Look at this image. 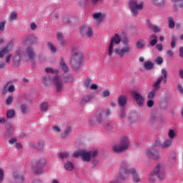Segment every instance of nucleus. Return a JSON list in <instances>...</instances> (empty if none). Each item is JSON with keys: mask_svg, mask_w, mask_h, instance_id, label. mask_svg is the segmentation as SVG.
I'll return each instance as SVG.
<instances>
[{"mask_svg": "<svg viewBox=\"0 0 183 183\" xmlns=\"http://www.w3.org/2000/svg\"><path fill=\"white\" fill-rule=\"evenodd\" d=\"M59 157L62 159H66L67 157H69V152H62V153H60L59 154Z\"/></svg>", "mask_w": 183, "mask_h": 183, "instance_id": "nucleus-41", "label": "nucleus"}, {"mask_svg": "<svg viewBox=\"0 0 183 183\" xmlns=\"http://www.w3.org/2000/svg\"><path fill=\"white\" fill-rule=\"evenodd\" d=\"M52 82L56 86V91L57 93L62 92L64 84L62 79L59 76H54L52 79Z\"/></svg>", "mask_w": 183, "mask_h": 183, "instance_id": "nucleus-9", "label": "nucleus"}, {"mask_svg": "<svg viewBox=\"0 0 183 183\" xmlns=\"http://www.w3.org/2000/svg\"><path fill=\"white\" fill-rule=\"evenodd\" d=\"M146 46V41L144 39H139L135 44V47L137 49H143Z\"/></svg>", "mask_w": 183, "mask_h": 183, "instance_id": "nucleus-21", "label": "nucleus"}, {"mask_svg": "<svg viewBox=\"0 0 183 183\" xmlns=\"http://www.w3.org/2000/svg\"><path fill=\"white\" fill-rule=\"evenodd\" d=\"M71 132V127H67L66 128V129L64 130V132L61 134V137L62 139H66L67 137V136L70 134Z\"/></svg>", "mask_w": 183, "mask_h": 183, "instance_id": "nucleus-25", "label": "nucleus"}, {"mask_svg": "<svg viewBox=\"0 0 183 183\" xmlns=\"http://www.w3.org/2000/svg\"><path fill=\"white\" fill-rule=\"evenodd\" d=\"M81 157L82 161L84 162H90V160H91V153L86 152L85 150H83Z\"/></svg>", "mask_w": 183, "mask_h": 183, "instance_id": "nucleus-16", "label": "nucleus"}, {"mask_svg": "<svg viewBox=\"0 0 183 183\" xmlns=\"http://www.w3.org/2000/svg\"><path fill=\"white\" fill-rule=\"evenodd\" d=\"M172 139H167V140H165L161 145V147L162 149H166V148H168L170 146H172Z\"/></svg>", "mask_w": 183, "mask_h": 183, "instance_id": "nucleus-23", "label": "nucleus"}, {"mask_svg": "<svg viewBox=\"0 0 183 183\" xmlns=\"http://www.w3.org/2000/svg\"><path fill=\"white\" fill-rule=\"evenodd\" d=\"M96 118L99 124L102 122L103 115L102 114H98Z\"/></svg>", "mask_w": 183, "mask_h": 183, "instance_id": "nucleus-53", "label": "nucleus"}, {"mask_svg": "<svg viewBox=\"0 0 183 183\" xmlns=\"http://www.w3.org/2000/svg\"><path fill=\"white\" fill-rule=\"evenodd\" d=\"M46 164L45 159H41L35 162L34 166V172L35 174H40L43 172V167Z\"/></svg>", "mask_w": 183, "mask_h": 183, "instance_id": "nucleus-8", "label": "nucleus"}, {"mask_svg": "<svg viewBox=\"0 0 183 183\" xmlns=\"http://www.w3.org/2000/svg\"><path fill=\"white\" fill-rule=\"evenodd\" d=\"M158 42L157 39H152L150 42H149V45L151 46H154Z\"/></svg>", "mask_w": 183, "mask_h": 183, "instance_id": "nucleus-58", "label": "nucleus"}, {"mask_svg": "<svg viewBox=\"0 0 183 183\" xmlns=\"http://www.w3.org/2000/svg\"><path fill=\"white\" fill-rule=\"evenodd\" d=\"M178 39L174 36H171V48L174 49L176 47V44L177 43Z\"/></svg>", "mask_w": 183, "mask_h": 183, "instance_id": "nucleus-30", "label": "nucleus"}, {"mask_svg": "<svg viewBox=\"0 0 183 183\" xmlns=\"http://www.w3.org/2000/svg\"><path fill=\"white\" fill-rule=\"evenodd\" d=\"M42 82L46 84V85H49L51 83V76L49 75H46L45 76L43 77V80Z\"/></svg>", "mask_w": 183, "mask_h": 183, "instance_id": "nucleus-28", "label": "nucleus"}, {"mask_svg": "<svg viewBox=\"0 0 183 183\" xmlns=\"http://www.w3.org/2000/svg\"><path fill=\"white\" fill-rule=\"evenodd\" d=\"M122 41V39L118 34H114L113 37H112L109 43V46L108 48V55L112 56L114 53V44H119Z\"/></svg>", "mask_w": 183, "mask_h": 183, "instance_id": "nucleus-7", "label": "nucleus"}, {"mask_svg": "<svg viewBox=\"0 0 183 183\" xmlns=\"http://www.w3.org/2000/svg\"><path fill=\"white\" fill-rule=\"evenodd\" d=\"M92 16L96 20H103L105 17L104 14L102 13H93Z\"/></svg>", "mask_w": 183, "mask_h": 183, "instance_id": "nucleus-24", "label": "nucleus"}, {"mask_svg": "<svg viewBox=\"0 0 183 183\" xmlns=\"http://www.w3.org/2000/svg\"><path fill=\"white\" fill-rule=\"evenodd\" d=\"M26 54L29 57V59L31 61L34 62V59L35 56V53L34 52L33 49L30 47H28L26 49Z\"/></svg>", "mask_w": 183, "mask_h": 183, "instance_id": "nucleus-19", "label": "nucleus"}, {"mask_svg": "<svg viewBox=\"0 0 183 183\" xmlns=\"http://www.w3.org/2000/svg\"><path fill=\"white\" fill-rule=\"evenodd\" d=\"M17 16L18 14L16 11H12L9 16V21H15L17 19Z\"/></svg>", "mask_w": 183, "mask_h": 183, "instance_id": "nucleus-37", "label": "nucleus"}, {"mask_svg": "<svg viewBox=\"0 0 183 183\" xmlns=\"http://www.w3.org/2000/svg\"><path fill=\"white\" fill-rule=\"evenodd\" d=\"M21 61V57L19 51H16V55L14 58V62L15 65H19Z\"/></svg>", "mask_w": 183, "mask_h": 183, "instance_id": "nucleus-33", "label": "nucleus"}, {"mask_svg": "<svg viewBox=\"0 0 183 183\" xmlns=\"http://www.w3.org/2000/svg\"><path fill=\"white\" fill-rule=\"evenodd\" d=\"M38 42V39L36 37L34 36H28L26 39L24 41V43L25 44H36Z\"/></svg>", "mask_w": 183, "mask_h": 183, "instance_id": "nucleus-14", "label": "nucleus"}, {"mask_svg": "<svg viewBox=\"0 0 183 183\" xmlns=\"http://www.w3.org/2000/svg\"><path fill=\"white\" fill-rule=\"evenodd\" d=\"M148 27L152 30L154 32L157 33L160 31V29L159 27L155 26L154 25L152 24H148Z\"/></svg>", "mask_w": 183, "mask_h": 183, "instance_id": "nucleus-36", "label": "nucleus"}, {"mask_svg": "<svg viewBox=\"0 0 183 183\" xmlns=\"http://www.w3.org/2000/svg\"><path fill=\"white\" fill-rule=\"evenodd\" d=\"M13 99L14 97L12 96H9L6 99V105H10L13 102Z\"/></svg>", "mask_w": 183, "mask_h": 183, "instance_id": "nucleus-50", "label": "nucleus"}, {"mask_svg": "<svg viewBox=\"0 0 183 183\" xmlns=\"http://www.w3.org/2000/svg\"><path fill=\"white\" fill-rule=\"evenodd\" d=\"M45 71L46 73H51L55 74H57L59 73V70H54L52 68H46Z\"/></svg>", "mask_w": 183, "mask_h": 183, "instance_id": "nucleus-42", "label": "nucleus"}, {"mask_svg": "<svg viewBox=\"0 0 183 183\" xmlns=\"http://www.w3.org/2000/svg\"><path fill=\"white\" fill-rule=\"evenodd\" d=\"M80 33L82 36L86 35L89 38H91L94 34L93 29L89 26H82L80 29Z\"/></svg>", "mask_w": 183, "mask_h": 183, "instance_id": "nucleus-12", "label": "nucleus"}, {"mask_svg": "<svg viewBox=\"0 0 183 183\" xmlns=\"http://www.w3.org/2000/svg\"><path fill=\"white\" fill-rule=\"evenodd\" d=\"M156 49H157L159 51H162L164 48H163L162 44H157Z\"/></svg>", "mask_w": 183, "mask_h": 183, "instance_id": "nucleus-61", "label": "nucleus"}, {"mask_svg": "<svg viewBox=\"0 0 183 183\" xmlns=\"http://www.w3.org/2000/svg\"><path fill=\"white\" fill-rule=\"evenodd\" d=\"M92 100V97L89 95H85L81 101V104H86L88 102H89Z\"/></svg>", "mask_w": 183, "mask_h": 183, "instance_id": "nucleus-32", "label": "nucleus"}, {"mask_svg": "<svg viewBox=\"0 0 183 183\" xmlns=\"http://www.w3.org/2000/svg\"><path fill=\"white\" fill-rule=\"evenodd\" d=\"M64 168H65L66 170L71 171L74 169V164H73V163H71L70 162H67L64 164Z\"/></svg>", "mask_w": 183, "mask_h": 183, "instance_id": "nucleus-34", "label": "nucleus"}, {"mask_svg": "<svg viewBox=\"0 0 183 183\" xmlns=\"http://www.w3.org/2000/svg\"><path fill=\"white\" fill-rule=\"evenodd\" d=\"M91 82H92V79L90 78H87L84 80V83H83V86L87 89L89 88L90 86V84H91Z\"/></svg>", "mask_w": 183, "mask_h": 183, "instance_id": "nucleus-31", "label": "nucleus"}, {"mask_svg": "<svg viewBox=\"0 0 183 183\" xmlns=\"http://www.w3.org/2000/svg\"><path fill=\"white\" fill-rule=\"evenodd\" d=\"M154 67V64L150 61H147L144 63V69L145 70H152Z\"/></svg>", "mask_w": 183, "mask_h": 183, "instance_id": "nucleus-22", "label": "nucleus"}, {"mask_svg": "<svg viewBox=\"0 0 183 183\" xmlns=\"http://www.w3.org/2000/svg\"><path fill=\"white\" fill-rule=\"evenodd\" d=\"M129 142L127 137H123L120 144L112 147V150L114 153L118 154L127 150L129 148Z\"/></svg>", "mask_w": 183, "mask_h": 183, "instance_id": "nucleus-5", "label": "nucleus"}, {"mask_svg": "<svg viewBox=\"0 0 183 183\" xmlns=\"http://www.w3.org/2000/svg\"><path fill=\"white\" fill-rule=\"evenodd\" d=\"M128 167L129 166L127 162H123L121 163V168L119 172V178L122 180H126L129 177V174H131L133 177L134 182H140L141 179L139 177L136 169L132 168L128 170Z\"/></svg>", "mask_w": 183, "mask_h": 183, "instance_id": "nucleus-1", "label": "nucleus"}, {"mask_svg": "<svg viewBox=\"0 0 183 183\" xmlns=\"http://www.w3.org/2000/svg\"><path fill=\"white\" fill-rule=\"evenodd\" d=\"M5 21L0 22V31H4L5 29Z\"/></svg>", "mask_w": 183, "mask_h": 183, "instance_id": "nucleus-56", "label": "nucleus"}, {"mask_svg": "<svg viewBox=\"0 0 183 183\" xmlns=\"http://www.w3.org/2000/svg\"><path fill=\"white\" fill-rule=\"evenodd\" d=\"M134 99H135V101H136L137 105L140 107H142L144 104V102H145L144 97H143L142 95H141L137 92H135L134 93Z\"/></svg>", "mask_w": 183, "mask_h": 183, "instance_id": "nucleus-13", "label": "nucleus"}, {"mask_svg": "<svg viewBox=\"0 0 183 183\" xmlns=\"http://www.w3.org/2000/svg\"><path fill=\"white\" fill-rule=\"evenodd\" d=\"M152 4L154 6L164 7L165 5V0H151Z\"/></svg>", "mask_w": 183, "mask_h": 183, "instance_id": "nucleus-20", "label": "nucleus"}, {"mask_svg": "<svg viewBox=\"0 0 183 183\" xmlns=\"http://www.w3.org/2000/svg\"><path fill=\"white\" fill-rule=\"evenodd\" d=\"M84 60V56L80 52H75L72 54L70 59V66L76 71H78L81 65Z\"/></svg>", "mask_w": 183, "mask_h": 183, "instance_id": "nucleus-3", "label": "nucleus"}, {"mask_svg": "<svg viewBox=\"0 0 183 183\" xmlns=\"http://www.w3.org/2000/svg\"><path fill=\"white\" fill-rule=\"evenodd\" d=\"M6 127L8 129V131H13L14 129V127L11 124H8L6 126Z\"/></svg>", "mask_w": 183, "mask_h": 183, "instance_id": "nucleus-63", "label": "nucleus"}, {"mask_svg": "<svg viewBox=\"0 0 183 183\" xmlns=\"http://www.w3.org/2000/svg\"><path fill=\"white\" fill-rule=\"evenodd\" d=\"M59 65H60L62 71L64 73H68L69 72V66H67V64L65 63V60H64V57L60 58Z\"/></svg>", "mask_w": 183, "mask_h": 183, "instance_id": "nucleus-15", "label": "nucleus"}, {"mask_svg": "<svg viewBox=\"0 0 183 183\" xmlns=\"http://www.w3.org/2000/svg\"><path fill=\"white\" fill-rule=\"evenodd\" d=\"M13 178L16 182L19 183H22L24 181V176L17 172L13 173Z\"/></svg>", "mask_w": 183, "mask_h": 183, "instance_id": "nucleus-18", "label": "nucleus"}, {"mask_svg": "<svg viewBox=\"0 0 183 183\" xmlns=\"http://www.w3.org/2000/svg\"><path fill=\"white\" fill-rule=\"evenodd\" d=\"M89 88L91 90H97L98 89V85L92 84Z\"/></svg>", "mask_w": 183, "mask_h": 183, "instance_id": "nucleus-60", "label": "nucleus"}, {"mask_svg": "<svg viewBox=\"0 0 183 183\" xmlns=\"http://www.w3.org/2000/svg\"><path fill=\"white\" fill-rule=\"evenodd\" d=\"M146 154L148 157L155 160H158L160 159V154L157 151V149L155 148H152V149L147 150Z\"/></svg>", "mask_w": 183, "mask_h": 183, "instance_id": "nucleus-10", "label": "nucleus"}, {"mask_svg": "<svg viewBox=\"0 0 183 183\" xmlns=\"http://www.w3.org/2000/svg\"><path fill=\"white\" fill-rule=\"evenodd\" d=\"M154 62L158 65H161L164 63V59L162 57L159 56L155 59Z\"/></svg>", "mask_w": 183, "mask_h": 183, "instance_id": "nucleus-43", "label": "nucleus"}, {"mask_svg": "<svg viewBox=\"0 0 183 183\" xmlns=\"http://www.w3.org/2000/svg\"><path fill=\"white\" fill-rule=\"evenodd\" d=\"M161 73L163 74L159 77L156 82L152 85L154 91H151L147 94V98L149 100H154L156 97V92L159 91L161 88V83L163 81L164 84L167 83L168 74L165 69H162Z\"/></svg>", "mask_w": 183, "mask_h": 183, "instance_id": "nucleus-2", "label": "nucleus"}, {"mask_svg": "<svg viewBox=\"0 0 183 183\" xmlns=\"http://www.w3.org/2000/svg\"><path fill=\"white\" fill-rule=\"evenodd\" d=\"M175 27V24H174V20L172 19V17H169V29H173Z\"/></svg>", "mask_w": 183, "mask_h": 183, "instance_id": "nucleus-47", "label": "nucleus"}, {"mask_svg": "<svg viewBox=\"0 0 183 183\" xmlns=\"http://www.w3.org/2000/svg\"><path fill=\"white\" fill-rule=\"evenodd\" d=\"M4 170L0 168V183H1L4 181Z\"/></svg>", "mask_w": 183, "mask_h": 183, "instance_id": "nucleus-55", "label": "nucleus"}, {"mask_svg": "<svg viewBox=\"0 0 183 183\" xmlns=\"http://www.w3.org/2000/svg\"><path fill=\"white\" fill-rule=\"evenodd\" d=\"M49 103L46 102H42L39 106L40 110L43 112H46L49 109Z\"/></svg>", "mask_w": 183, "mask_h": 183, "instance_id": "nucleus-27", "label": "nucleus"}, {"mask_svg": "<svg viewBox=\"0 0 183 183\" xmlns=\"http://www.w3.org/2000/svg\"><path fill=\"white\" fill-rule=\"evenodd\" d=\"M9 51L6 50L5 48L0 50V58H4V56L8 54Z\"/></svg>", "mask_w": 183, "mask_h": 183, "instance_id": "nucleus-46", "label": "nucleus"}, {"mask_svg": "<svg viewBox=\"0 0 183 183\" xmlns=\"http://www.w3.org/2000/svg\"><path fill=\"white\" fill-rule=\"evenodd\" d=\"M154 105V101L153 99H149L147 102V107L149 108H152Z\"/></svg>", "mask_w": 183, "mask_h": 183, "instance_id": "nucleus-48", "label": "nucleus"}, {"mask_svg": "<svg viewBox=\"0 0 183 183\" xmlns=\"http://www.w3.org/2000/svg\"><path fill=\"white\" fill-rule=\"evenodd\" d=\"M82 153H83V150H79V151L74 152L73 153V157L77 158L79 156L81 157L82 156Z\"/></svg>", "mask_w": 183, "mask_h": 183, "instance_id": "nucleus-45", "label": "nucleus"}, {"mask_svg": "<svg viewBox=\"0 0 183 183\" xmlns=\"http://www.w3.org/2000/svg\"><path fill=\"white\" fill-rule=\"evenodd\" d=\"M110 96V92L109 91H104L102 93L103 97H108Z\"/></svg>", "mask_w": 183, "mask_h": 183, "instance_id": "nucleus-59", "label": "nucleus"}, {"mask_svg": "<svg viewBox=\"0 0 183 183\" xmlns=\"http://www.w3.org/2000/svg\"><path fill=\"white\" fill-rule=\"evenodd\" d=\"M14 44V41L11 40L4 48L9 52L12 49Z\"/></svg>", "mask_w": 183, "mask_h": 183, "instance_id": "nucleus-29", "label": "nucleus"}, {"mask_svg": "<svg viewBox=\"0 0 183 183\" xmlns=\"http://www.w3.org/2000/svg\"><path fill=\"white\" fill-rule=\"evenodd\" d=\"M168 136L170 139H174L176 136L175 132L173 129H170L168 133Z\"/></svg>", "mask_w": 183, "mask_h": 183, "instance_id": "nucleus-49", "label": "nucleus"}, {"mask_svg": "<svg viewBox=\"0 0 183 183\" xmlns=\"http://www.w3.org/2000/svg\"><path fill=\"white\" fill-rule=\"evenodd\" d=\"M179 56L183 59V46L179 48Z\"/></svg>", "mask_w": 183, "mask_h": 183, "instance_id": "nucleus-64", "label": "nucleus"}, {"mask_svg": "<svg viewBox=\"0 0 183 183\" xmlns=\"http://www.w3.org/2000/svg\"><path fill=\"white\" fill-rule=\"evenodd\" d=\"M15 115L16 112L14 109H9L6 114V118L8 119H13L14 117H15Z\"/></svg>", "mask_w": 183, "mask_h": 183, "instance_id": "nucleus-26", "label": "nucleus"}, {"mask_svg": "<svg viewBox=\"0 0 183 183\" xmlns=\"http://www.w3.org/2000/svg\"><path fill=\"white\" fill-rule=\"evenodd\" d=\"M56 39L59 41L60 44L64 45V41L63 39L62 34L61 32L57 33Z\"/></svg>", "mask_w": 183, "mask_h": 183, "instance_id": "nucleus-38", "label": "nucleus"}, {"mask_svg": "<svg viewBox=\"0 0 183 183\" xmlns=\"http://www.w3.org/2000/svg\"><path fill=\"white\" fill-rule=\"evenodd\" d=\"M131 52V48L129 46L122 47L121 49H115L114 53L120 58H124L125 54H129Z\"/></svg>", "mask_w": 183, "mask_h": 183, "instance_id": "nucleus-11", "label": "nucleus"}, {"mask_svg": "<svg viewBox=\"0 0 183 183\" xmlns=\"http://www.w3.org/2000/svg\"><path fill=\"white\" fill-rule=\"evenodd\" d=\"M153 174L158 178V179H164L166 176L164 164L162 163L157 164L154 168Z\"/></svg>", "mask_w": 183, "mask_h": 183, "instance_id": "nucleus-6", "label": "nucleus"}, {"mask_svg": "<svg viewBox=\"0 0 183 183\" xmlns=\"http://www.w3.org/2000/svg\"><path fill=\"white\" fill-rule=\"evenodd\" d=\"M64 81L65 83L72 82L74 81V78L71 75H66V76L64 77Z\"/></svg>", "mask_w": 183, "mask_h": 183, "instance_id": "nucleus-39", "label": "nucleus"}, {"mask_svg": "<svg viewBox=\"0 0 183 183\" xmlns=\"http://www.w3.org/2000/svg\"><path fill=\"white\" fill-rule=\"evenodd\" d=\"M17 142V139L16 138H12V139H9L8 142L10 144H13L14 143H16Z\"/></svg>", "mask_w": 183, "mask_h": 183, "instance_id": "nucleus-62", "label": "nucleus"}, {"mask_svg": "<svg viewBox=\"0 0 183 183\" xmlns=\"http://www.w3.org/2000/svg\"><path fill=\"white\" fill-rule=\"evenodd\" d=\"M44 142L43 141H41V142H38L36 149L39 151H41L44 149Z\"/></svg>", "mask_w": 183, "mask_h": 183, "instance_id": "nucleus-44", "label": "nucleus"}, {"mask_svg": "<svg viewBox=\"0 0 183 183\" xmlns=\"http://www.w3.org/2000/svg\"><path fill=\"white\" fill-rule=\"evenodd\" d=\"M7 90L9 92L11 93L14 92L15 91V87L14 85H10L8 88Z\"/></svg>", "mask_w": 183, "mask_h": 183, "instance_id": "nucleus-57", "label": "nucleus"}, {"mask_svg": "<svg viewBox=\"0 0 183 183\" xmlns=\"http://www.w3.org/2000/svg\"><path fill=\"white\" fill-rule=\"evenodd\" d=\"M20 111H21V112L22 114H28V112H29V109H28V107H27L26 105L21 104V105L20 106Z\"/></svg>", "mask_w": 183, "mask_h": 183, "instance_id": "nucleus-35", "label": "nucleus"}, {"mask_svg": "<svg viewBox=\"0 0 183 183\" xmlns=\"http://www.w3.org/2000/svg\"><path fill=\"white\" fill-rule=\"evenodd\" d=\"M125 181V179H119V174L115 178L114 180H112L109 183H118L119 182Z\"/></svg>", "mask_w": 183, "mask_h": 183, "instance_id": "nucleus-51", "label": "nucleus"}, {"mask_svg": "<svg viewBox=\"0 0 183 183\" xmlns=\"http://www.w3.org/2000/svg\"><path fill=\"white\" fill-rule=\"evenodd\" d=\"M129 8L134 16H138L139 11H142L144 9V3L138 4L137 0H129Z\"/></svg>", "mask_w": 183, "mask_h": 183, "instance_id": "nucleus-4", "label": "nucleus"}, {"mask_svg": "<svg viewBox=\"0 0 183 183\" xmlns=\"http://www.w3.org/2000/svg\"><path fill=\"white\" fill-rule=\"evenodd\" d=\"M117 102L119 106L124 107L127 103V97L124 95H121L119 96Z\"/></svg>", "mask_w": 183, "mask_h": 183, "instance_id": "nucleus-17", "label": "nucleus"}, {"mask_svg": "<svg viewBox=\"0 0 183 183\" xmlns=\"http://www.w3.org/2000/svg\"><path fill=\"white\" fill-rule=\"evenodd\" d=\"M48 48L51 50V52H56V48L53 45L52 43L49 42L47 44Z\"/></svg>", "mask_w": 183, "mask_h": 183, "instance_id": "nucleus-40", "label": "nucleus"}, {"mask_svg": "<svg viewBox=\"0 0 183 183\" xmlns=\"http://www.w3.org/2000/svg\"><path fill=\"white\" fill-rule=\"evenodd\" d=\"M120 117L121 119H124L126 117V112L124 108H122L120 110Z\"/></svg>", "mask_w": 183, "mask_h": 183, "instance_id": "nucleus-52", "label": "nucleus"}, {"mask_svg": "<svg viewBox=\"0 0 183 183\" xmlns=\"http://www.w3.org/2000/svg\"><path fill=\"white\" fill-rule=\"evenodd\" d=\"M52 130L57 133H60L61 132V128L57 126L52 127Z\"/></svg>", "mask_w": 183, "mask_h": 183, "instance_id": "nucleus-54", "label": "nucleus"}]
</instances>
